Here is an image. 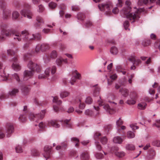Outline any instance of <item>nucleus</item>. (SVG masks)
<instances>
[{
	"instance_id": "obj_1",
	"label": "nucleus",
	"mask_w": 160,
	"mask_h": 160,
	"mask_svg": "<svg viewBox=\"0 0 160 160\" xmlns=\"http://www.w3.org/2000/svg\"><path fill=\"white\" fill-rule=\"evenodd\" d=\"M13 32L15 34V40L18 41H21L22 40L28 42H32L35 40L39 41L42 38L40 33H37L35 35L34 34L31 35L29 34L28 31L26 30L22 31L21 33L18 32L17 31H14Z\"/></svg>"
},
{
	"instance_id": "obj_2",
	"label": "nucleus",
	"mask_w": 160,
	"mask_h": 160,
	"mask_svg": "<svg viewBox=\"0 0 160 160\" xmlns=\"http://www.w3.org/2000/svg\"><path fill=\"white\" fill-rule=\"evenodd\" d=\"M131 4V2L129 0H127L125 2L126 6L120 11L121 14L125 15V16H122L123 17H126L130 20L132 21L131 22L133 23L134 22L137 21L139 18V14L138 12H135L134 13H130L131 8L130 6Z\"/></svg>"
},
{
	"instance_id": "obj_3",
	"label": "nucleus",
	"mask_w": 160,
	"mask_h": 160,
	"mask_svg": "<svg viewBox=\"0 0 160 160\" xmlns=\"http://www.w3.org/2000/svg\"><path fill=\"white\" fill-rule=\"evenodd\" d=\"M28 67L31 70H26L24 71L23 73V79L24 80H27L32 77L35 71L39 72L41 71L40 66L37 64L33 63L32 61L29 62Z\"/></svg>"
},
{
	"instance_id": "obj_4",
	"label": "nucleus",
	"mask_w": 160,
	"mask_h": 160,
	"mask_svg": "<svg viewBox=\"0 0 160 160\" xmlns=\"http://www.w3.org/2000/svg\"><path fill=\"white\" fill-rule=\"evenodd\" d=\"M8 25L6 23H2L0 25V28L1 29V34L2 36H0V42H2L4 41L5 39V38L4 36L7 37L9 36L12 34L14 35V39L15 37V34L13 32L14 31H16L15 30H10L7 29L8 28Z\"/></svg>"
},
{
	"instance_id": "obj_5",
	"label": "nucleus",
	"mask_w": 160,
	"mask_h": 160,
	"mask_svg": "<svg viewBox=\"0 0 160 160\" xmlns=\"http://www.w3.org/2000/svg\"><path fill=\"white\" fill-rule=\"evenodd\" d=\"M8 54L11 56L14 57L12 60V61L13 62L12 64V67L13 69L16 71H19L21 69V67L18 63L17 55L13 50L9 49L7 50Z\"/></svg>"
},
{
	"instance_id": "obj_6",
	"label": "nucleus",
	"mask_w": 160,
	"mask_h": 160,
	"mask_svg": "<svg viewBox=\"0 0 160 160\" xmlns=\"http://www.w3.org/2000/svg\"><path fill=\"white\" fill-rule=\"evenodd\" d=\"M98 7L101 11L105 12L107 14H109L111 12L113 4L111 1H108L106 3L99 4Z\"/></svg>"
},
{
	"instance_id": "obj_7",
	"label": "nucleus",
	"mask_w": 160,
	"mask_h": 160,
	"mask_svg": "<svg viewBox=\"0 0 160 160\" xmlns=\"http://www.w3.org/2000/svg\"><path fill=\"white\" fill-rule=\"evenodd\" d=\"M108 101L110 103V105H109L108 104H105L103 108L106 111H108L110 110H113L114 108V106L117 104L115 102H112L110 100L111 99L112 100H114L115 98V96L112 94L110 95L108 97Z\"/></svg>"
},
{
	"instance_id": "obj_8",
	"label": "nucleus",
	"mask_w": 160,
	"mask_h": 160,
	"mask_svg": "<svg viewBox=\"0 0 160 160\" xmlns=\"http://www.w3.org/2000/svg\"><path fill=\"white\" fill-rule=\"evenodd\" d=\"M57 68L55 66H53L52 68H47L45 71V75L43 74H40L38 76V78L39 79H42L48 77L50 75V73L51 72L52 74H54L56 71Z\"/></svg>"
},
{
	"instance_id": "obj_9",
	"label": "nucleus",
	"mask_w": 160,
	"mask_h": 160,
	"mask_svg": "<svg viewBox=\"0 0 160 160\" xmlns=\"http://www.w3.org/2000/svg\"><path fill=\"white\" fill-rule=\"evenodd\" d=\"M81 75L78 72L76 69H73L72 71V77L71 78V85H73L76 81L77 79H81Z\"/></svg>"
},
{
	"instance_id": "obj_10",
	"label": "nucleus",
	"mask_w": 160,
	"mask_h": 160,
	"mask_svg": "<svg viewBox=\"0 0 160 160\" xmlns=\"http://www.w3.org/2000/svg\"><path fill=\"white\" fill-rule=\"evenodd\" d=\"M45 112V111L43 110L40 114H34L30 113L29 114V117L30 119L37 122L38 120L41 119L43 118Z\"/></svg>"
},
{
	"instance_id": "obj_11",
	"label": "nucleus",
	"mask_w": 160,
	"mask_h": 160,
	"mask_svg": "<svg viewBox=\"0 0 160 160\" xmlns=\"http://www.w3.org/2000/svg\"><path fill=\"white\" fill-rule=\"evenodd\" d=\"M128 60L133 64L131 67V69L133 70H134L136 68L134 65H138L141 63V62L140 60L137 59L134 55L131 56L128 58Z\"/></svg>"
},
{
	"instance_id": "obj_12",
	"label": "nucleus",
	"mask_w": 160,
	"mask_h": 160,
	"mask_svg": "<svg viewBox=\"0 0 160 160\" xmlns=\"http://www.w3.org/2000/svg\"><path fill=\"white\" fill-rule=\"evenodd\" d=\"M14 131V128L12 123H8L6 125V137H9L13 133Z\"/></svg>"
},
{
	"instance_id": "obj_13",
	"label": "nucleus",
	"mask_w": 160,
	"mask_h": 160,
	"mask_svg": "<svg viewBox=\"0 0 160 160\" xmlns=\"http://www.w3.org/2000/svg\"><path fill=\"white\" fill-rule=\"evenodd\" d=\"M156 1V0H138V4L139 6H142L144 5L153 3ZM156 3L157 4L160 5V0H157Z\"/></svg>"
},
{
	"instance_id": "obj_14",
	"label": "nucleus",
	"mask_w": 160,
	"mask_h": 160,
	"mask_svg": "<svg viewBox=\"0 0 160 160\" xmlns=\"http://www.w3.org/2000/svg\"><path fill=\"white\" fill-rule=\"evenodd\" d=\"M57 54L55 51H53L50 55H46L44 57V59L46 63H48L50 60V58H55L57 57Z\"/></svg>"
},
{
	"instance_id": "obj_15",
	"label": "nucleus",
	"mask_w": 160,
	"mask_h": 160,
	"mask_svg": "<svg viewBox=\"0 0 160 160\" xmlns=\"http://www.w3.org/2000/svg\"><path fill=\"white\" fill-rule=\"evenodd\" d=\"M20 13L22 16L24 17H27L28 19H31L33 16L32 12L29 10H27L25 9L22 10Z\"/></svg>"
},
{
	"instance_id": "obj_16",
	"label": "nucleus",
	"mask_w": 160,
	"mask_h": 160,
	"mask_svg": "<svg viewBox=\"0 0 160 160\" xmlns=\"http://www.w3.org/2000/svg\"><path fill=\"white\" fill-rule=\"evenodd\" d=\"M37 22L34 24V26L37 28H40L44 23L43 18L40 16H37L36 17Z\"/></svg>"
},
{
	"instance_id": "obj_17",
	"label": "nucleus",
	"mask_w": 160,
	"mask_h": 160,
	"mask_svg": "<svg viewBox=\"0 0 160 160\" xmlns=\"http://www.w3.org/2000/svg\"><path fill=\"white\" fill-rule=\"evenodd\" d=\"M118 148L117 147H112L111 149V152L114 153L116 156L122 158L125 155V153L123 152H118Z\"/></svg>"
},
{
	"instance_id": "obj_18",
	"label": "nucleus",
	"mask_w": 160,
	"mask_h": 160,
	"mask_svg": "<svg viewBox=\"0 0 160 160\" xmlns=\"http://www.w3.org/2000/svg\"><path fill=\"white\" fill-rule=\"evenodd\" d=\"M52 150V147L48 145H46L44 148L45 153L44 157L45 158H48L50 156Z\"/></svg>"
},
{
	"instance_id": "obj_19",
	"label": "nucleus",
	"mask_w": 160,
	"mask_h": 160,
	"mask_svg": "<svg viewBox=\"0 0 160 160\" xmlns=\"http://www.w3.org/2000/svg\"><path fill=\"white\" fill-rule=\"evenodd\" d=\"M3 17L5 19H8L11 16V11L8 8L4 9L2 10Z\"/></svg>"
},
{
	"instance_id": "obj_20",
	"label": "nucleus",
	"mask_w": 160,
	"mask_h": 160,
	"mask_svg": "<svg viewBox=\"0 0 160 160\" xmlns=\"http://www.w3.org/2000/svg\"><path fill=\"white\" fill-rule=\"evenodd\" d=\"M89 158V155L87 151L83 152L80 155V158L82 160H88Z\"/></svg>"
},
{
	"instance_id": "obj_21",
	"label": "nucleus",
	"mask_w": 160,
	"mask_h": 160,
	"mask_svg": "<svg viewBox=\"0 0 160 160\" xmlns=\"http://www.w3.org/2000/svg\"><path fill=\"white\" fill-rule=\"evenodd\" d=\"M48 125L49 126H52L55 128H58L60 126V125L58 123V121L56 120L49 121L48 123Z\"/></svg>"
},
{
	"instance_id": "obj_22",
	"label": "nucleus",
	"mask_w": 160,
	"mask_h": 160,
	"mask_svg": "<svg viewBox=\"0 0 160 160\" xmlns=\"http://www.w3.org/2000/svg\"><path fill=\"white\" fill-rule=\"evenodd\" d=\"M67 59H64L61 58H58L56 61V63L57 65L59 66H61L62 63H67Z\"/></svg>"
},
{
	"instance_id": "obj_23",
	"label": "nucleus",
	"mask_w": 160,
	"mask_h": 160,
	"mask_svg": "<svg viewBox=\"0 0 160 160\" xmlns=\"http://www.w3.org/2000/svg\"><path fill=\"white\" fill-rule=\"evenodd\" d=\"M93 95L94 97H96L99 95L100 88L97 86V85H96L93 86Z\"/></svg>"
},
{
	"instance_id": "obj_24",
	"label": "nucleus",
	"mask_w": 160,
	"mask_h": 160,
	"mask_svg": "<svg viewBox=\"0 0 160 160\" xmlns=\"http://www.w3.org/2000/svg\"><path fill=\"white\" fill-rule=\"evenodd\" d=\"M119 92L121 93L122 96L124 97H126L128 95L129 91L128 89L122 88L120 89Z\"/></svg>"
},
{
	"instance_id": "obj_25",
	"label": "nucleus",
	"mask_w": 160,
	"mask_h": 160,
	"mask_svg": "<svg viewBox=\"0 0 160 160\" xmlns=\"http://www.w3.org/2000/svg\"><path fill=\"white\" fill-rule=\"evenodd\" d=\"M61 146H58L56 148V149L57 150H63L67 147V143L66 142H64L61 144Z\"/></svg>"
},
{
	"instance_id": "obj_26",
	"label": "nucleus",
	"mask_w": 160,
	"mask_h": 160,
	"mask_svg": "<svg viewBox=\"0 0 160 160\" xmlns=\"http://www.w3.org/2000/svg\"><path fill=\"white\" fill-rule=\"evenodd\" d=\"M113 141L115 143L121 144L122 142V139L120 136H116L113 138Z\"/></svg>"
},
{
	"instance_id": "obj_27",
	"label": "nucleus",
	"mask_w": 160,
	"mask_h": 160,
	"mask_svg": "<svg viewBox=\"0 0 160 160\" xmlns=\"http://www.w3.org/2000/svg\"><path fill=\"white\" fill-rule=\"evenodd\" d=\"M155 155L156 153L152 149L150 150L148 152V157L149 159H152Z\"/></svg>"
},
{
	"instance_id": "obj_28",
	"label": "nucleus",
	"mask_w": 160,
	"mask_h": 160,
	"mask_svg": "<svg viewBox=\"0 0 160 160\" xmlns=\"http://www.w3.org/2000/svg\"><path fill=\"white\" fill-rule=\"evenodd\" d=\"M7 3L5 0H0V8L2 10L6 8Z\"/></svg>"
},
{
	"instance_id": "obj_29",
	"label": "nucleus",
	"mask_w": 160,
	"mask_h": 160,
	"mask_svg": "<svg viewBox=\"0 0 160 160\" xmlns=\"http://www.w3.org/2000/svg\"><path fill=\"white\" fill-rule=\"evenodd\" d=\"M19 16V13L17 11H14L12 13V19L14 20H17Z\"/></svg>"
},
{
	"instance_id": "obj_30",
	"label": "nucleus",
	"mask_w": 160,
	"mask_h": 160,
	"mask_svg": "<svg viewBox=\"0 0 160 160\" xmlns=\"http://www.w3.org/2000/svg\"><path fill=\"white\" fill-rule=\"evenodd\" d=\"M116 125L117 126V130L118 132H119V131H120V129L118 128L121 126L123 124V121L120 118H119L118 120L116 121Z\"/></svg>"
},
{
	"instance_id": "obj_31",
	"label": "nucleus",
	"mask_w": 160,
	"mask_h": 160,
	"mask_svg": "<svg viewBox=\"0 0 160 160\" xmlns=\"http://www.w3.org/2000/svg\"><path fill=\"white\" fill-rule=\"evenodd\" d=\"M111 53L113 55H116L118 52V48L115 46L112 47L110 50Z\"/></svg>"
},
{
	"instance_id": "obj_32",
	"label": "nucleus",
	"mask_w": 160,
	"mask_h": 160,
	"mask_svg": "<svg viewBox=\"0 0 160 160\" xmlns=\"http://www.w3.org/2000/svg\"><path fill=\"white\" fill-rule=\"evenodd\" d=\"M85 18L84 14L82 12H79L77 14V18L80 21H83Z\"/></svg>"
},
{
	"instance_id": "obj_33",
	"label": "nucleus",
	"mask_w": 160,
	"mask_h": 160,
	"mask_svg": "<svg viewBox=\"0 0 160 160\" xmlns=\"http://www.w3.org/2000/svg\"><path fill=\"white\" fill-rule=\"evenodd\" d=\"M127 137L129 138H133L135 137V134L134 132L129 131L127 133Z\"/></svg>"
},
{
	"instance_id": "obj_34",
	"label": "nucleus",
	"mask_w": 160,
	"mask_h": 160,
	"mask_svg": "<svg viewBox=\"0 0 160 160\" xmlns=\"http://www.w3.org/2000/svg\"><path fill=\"white\" fill-rule=\"evenodd\" d=\"M41 51H44L47 49L49 48V45L46 43H43L41 44Z\"/></svg>"
},
{
	"instance_id": "obj_35",
	"label": "nucleus",
	"mask_w": 160,
	"mask_h": 160,
	"mask_svg": "<svg viewBox=\"0 0 160 160\" xmlns=\"http://www.w3.org/2000/svg\"><path fill=\"white\" fill-rule=\"evenodd\" d=\"M147 104L145 102H142L138 105V108L140 109H144L146 108Z\"/></svg>"
},
{
	"instance_id": "obj_36",
	"label": "nucleus",
	"mask_w": 160,
	"mask_h": 160,
	"mask_svg": "<svg viewBox=\"0 0 160 160\" xmlns=\"http://www.w3.org/2000/svg\"><path fill=\"white\" fill-rule=\"evenodd\" d=\"M76 102L80 103L79 108L80 109H82L84 108L85 107V104L84 103H81V100L80 99H77L76 100Z\"/></svg>"
},
{
	"instance_id": "obj_37",
	"label": "nucleus",
	"mask_w": 160,
	"mask_h": 160,
	"mask_svg": "<svg viewBox=\"0 0 160 160\" xmlns=\"http://www.w3.org/2000/svg\"><path fill=\"white\" fill-rule=\"evenodd\" d=\"M151 44V41L149 39L144 40L142 42V45L146 47L149 45Z\"/></svg>"
},
{
	"instance_id": "obj_38",
	"label": "nucleus",
	"mask_w": 160,
	"mask_h": 160,
	"mask_svg": "<svg viewBox=\"0 0 160 160\" xmlns=\"http://www.w3.org/2000/svg\"><path fill=\"white\" fill-rule=\"evenodd\" d=\"M130 98L136 100L137 98V95L136 93L134 91L131 92L130 94Z\"/></svg>"
},
{
	"instance_id": "obj_39",
	"label": "nucleus",
	"mask_w": 160,
	"mask_h": 160,
	"mask_svg": "<svg viewBox=\"0 0 160 160\" xmlns=\"http://www.w3.org/2000/svg\"><path fill=\"white\" fill-rule=\"evenodd\" d=\"M71 140L73 142V144H75V146L77 147L78 146V143L79 142V139L73 137L71 139Z\"/></svg>"
},
{
	"instance_id": "obj_40",
	"label": "nucleus",
	"mask_w": 160,
	"mask_h": 160,
	"mask_svg": "<svg viewBox=\"0 0 160 160\" xmlns=\"http://www.w3.org/2000/svg\"><path fill=\"white\" fill-rule=\"evenodd\" d=\"M18 92V90L17 89L14 88L11 91L9 92V95L11 96L15 95Z\"/></svg>"
},
{
	"instance_id": "obj_41",
	"label": "nucleus",
	"mask_w": 160,
	"mask_h": 160,
	"mask_svg": "<svg viewBox=\"0 0 160 160\" xmlns=\"http://www.w3.org/2000/svg\"><path fill=\"white\" fill-rule=\"evenodd\" d=\"M126 149L129 150H132L135 149V146L132 144H128L126 146Z\"/></svg>"
},
{
	"instance_id": "obj_42",
	"label": "nucleus",
	"mask_w": 160,
	"mask_h": 160,
	"mask_svg": "<svg viewBox=\"0 0 160 160\" xmlns=\"http://www.w3.org/2000/svg\"><path fill=\"white\" fill-rule=\"evenodd\" d=\"M29 88L27 86H23L21 88L22 91L25 93H28L29 91Z\"/></svg>"
},
{
	"instance_id": "obj_43",
	"label": "nucleus",
	"mask_w": 160,
	"mask_h": 160,
	"mask_svg": "<svg viewBox=\"0 0 160 160\" xmlns=\"http://www.w3.org/2000/svg\"><path fill=\"white\" fill-rule=\"evenodd\" d=\"M104 128L106 132H108L112 129V126L111 124L106 125L104 126Z\"/></svg>"
},
{
	"instance_id": "obj_44",
	"label": "nucleus",
	"mask_w": 160,
	"mask_h": 160,
	"mask_svg": "<svg viewBox=\"0 0 160 160\" xmlns=\"http://www.w3.org/2000/svg\"><path fill=\"white\" fill-rule=\"evenodd\" d=\"M62 124L64 126L69 128L70 127L69 125V120H65L62 122Z\"/></svg>"
},
{
	"instance_id": "obj_45",
	"label": "nucleus",
	"mask_w": 160,
	"mask_h": 160,
	"mask_svg": "<svg viewBox=\"0 0 160 160\" xmlns=\"http://www.w3.org/2000/svg\"><path fill=\"white\" fill-rule=\"evenodd\" d=\"M58 98L56 96L53 98V102L57 103L58 105H60L62 103V101L60 100H58Z\"/></svg>"
},
{
	"instance_id": "obj_46",
	"label": "nucleus",
	"mask_w": 160,
	"mask_h": 160,
	"mask_svg": "<svg viewBox=\"0 0 160 160\" xmlns=\"http://www.w3.org/2000/svg\"><path fill=\"white\" fill-rule=\"evenodd\" d=\"M136 102L135 100L131 98L127 101V103L129 105H133L136 103Z\"/></svg>"
},
{
	"instance_id": "obj_47",
	"label": "nucleus",
	"mask_w": 160,
	"mask_h": 160,
	"mask_svg": "<svg viewBox=\"0 0 160 160\" xmlns=\"http://www.w3.org/2000/svg\"><path fill=\"white\" fill-rule=\"evenodd\" d=\"M38 8V11L39 13L42 12L45 9L44 7L42 4L39 5Z\"/></svg>"
},
{
	"instance_id": "obj_48",
	"label": "nucleus",
	"mask_w": 160,
	"mask_h": 160,
	"mask_svg": "<svg viewBox=\"0 0 160 160\" xmlns=\"http://www.w3.org/2000/svg\"><path fill=\"white\" fill-rule=\"evenodd\" d=\"M92 102V100L90 97H87L85 100V102L88 104H91Z\"/></svg>"
},
{
	"instance_id": "obj_49",
	"label": "nucleus",
	"mask_w": 160,
	"mask_h": 160,
	"mask_svg": "<svg viewBox=\"0 0 160 160\" xmlns=\"http://www.w3.org/2000/svg\"><path fill=\"white\" fill-rule=\"evenodd\" d=\"M152 144L153 146L159 147H160V141L155 140L152 142Z\"/></svg>"
},
{
	"instance_id": "obj_50",
	"label": "nucleus",
	"mask_w": 160,
	"mask_h": 160,
	"mask_svg": "<svg viewBox=\"0 0 160 160\" xmlns=\"http://www.w3.org/2000/svg\"><path fill=\"white\" fill-rule=\"evenodd\" d=\"M96 158L98 159H101L103 158V155L100 153H97L95 154Z\"/></svg>"
},
{
	"instance_id": "obj_51",
	"label": "nucleus",
	"mask_w": 160,
	"mask_h": 160,
	"mask_svg": "<svg viewBox=\"0 0 160 160\" xmlns=\"http://www.w3.org/2000/svg\"><path fill=\"white\" fill-rule=\"evenodd\" d=\"M19 119L20 122H24L26 120V118L25 115H21L19 117Z\"/></svg>"
},
{
	"instance_id": "obj_52",
	"label": "nucleus",
	"mask_w": 160,
	"mask_h": 160,
	"mask_svg": "<svg viewBox=\"0 0 160 160\" xmlns=\"http://www.w3.org/2000/svg\"><path fill=\"white\" fill-rule=\"evenodd\" d=\"M23 40L24 42H27L25 43L23 46V48L24 49H27L29 47V45L32 42H28V41H25Z\"/></svg>"
},
{
	"instance_id": "obj_53",
	"label": "nucleus",
	"mask_w": 160,
	"mask_h": 160,
	"mask_svg": "<svg viewBox=\"0 0 160 160\" xmlns=\"http://www.w3.org/2000/svg\"><path fill=\"white\" fill-rule=\"evenodd\" d=\"M92 22L89 20H87L84 24V25L86 28H88L92 25Z\"/></svg>"
},
{
	"instance_id": "obj_54",
	"label": "nucleus",
	"mask_w": 160,
	"mask_h": 160,
	"mask_svg": "<svg viewBox=\"0 0 160 160\" xmlns=\"http://www.w3.org/2000/svg\"><path fill=\"white\" fill-rule=\"evenodd\" d=\"M16 152L18 153H21L22 152V149L21 146L18 145L15 148Z\"/></svg>"
},
{
	"instance_id": "obj_55",
	"label": "nucleus",
	"mask_w": 160,
	"mask_h": 160,
	"mask_svg": "<svg viewBox=\"0 0 160 160\" xmlns=\"http://www.w3.org/2000/svg\"><path fill=\"white\" fill-rule=\"evenodd\" d=\"M32 154L33 156H37L39 155V153L37 150L34 149L32 151Z\"/></svg>"
},
{
	"instance_id": "obj_56",
	"label": "nucleus",
	"mask_w": 160,
	"mask_h": 160,
	"mask_svg": "<svg viewBox=\"0 0 160 160\" xmlns=\"http://www.w3.org/2000/svg\"><path fill=\"white\" fill-rule=\"evenodd\" d=\"M69 93L66 91H63L61 92L60 96L62 98L66 97L68 95Z\"/></svg>"
},
{
	"instance_id": "obj_57",
	"label": "nucleus",
	"mask_w": 160,
	"mask_h": 160,
	"mask_svg": "<svg viewBox=\"0 0 160 160\" xmlns=\"http://www.w3.org/2000/svg\"><path fill=\"white\" fill-rule=\"evenodd\" d=\"M93 113V112L89 109H87L85 112V114L87 115L92 116V115Z\"/></svg>"
},
{
	"instance_id": "obj_58",
	"label": "nucleus",
	"mask_w": 160,
	"mask_h": 160,
	"mask_svg": "<svg viewBox=\"0 0 160 160\" xmlns=\"http://www.w3.org/2000/svg\"><path fill=\"white\" fill-rule=\"evenodd\" d=\"M13 77L15 78L18 82H20V79L19 75L17 73H14L12 75Z\"/></svg>"
},
{
	"instance_id": "obj_59",
	"label": "nucleus",
	"mask_w": 160,
	"mask_h": 160,
	"mask_svg": "<svg viewBox=\"0 0 160 160\" xmlns=\"http://www.w3.org/2000/svg\"><path fill=\"white\" fill-rule=\"evenodd\" d=\"M107 139L105 137H102L101 139V142L103 144H106L107 142Z\"/></svg>"
},
{
	"instance_id": "obj_60",
	"label": "nucleus",
	"mask_w": 160,
	"mask_h": 160,
	"mask_svg": "<svg viewBox=\"0 0 160 160\" xmlns=\"http://www.w3.org/2000/svg\"><path fill=\"white\" fill-rule=\"evenodd\" d=\"M129 25V24L128 21H126L124 22L123 26L125 30H127L128 29Z\"/></svg>"
},
{
	"instance_id": "obj_61",
	"label": "nucleus",
	"mask_w": 160,
	"mask_h": 160,
	"mask_svg": "<svg viewBox=\"0 0 160 160\" xmlns=\"http://www.w3.org/2000/svg\"><path fill=\"white\" fill-rule=\"evenodd\" d=\"M101 135V133L99 132L95 133L93 137L95 140L99 138V137Z\"/></svg>"
},
{
	"instance_id": "obj_62",
	"label": "nucleus",
	"mask_w": 160,
	"mask_h": 160,
	"mask_svg": "<svg viewBox=\"0 0 160 160\" xmlns=\"http://www.w3.org/2000/svg\"><path fill=\"white\" fill-rule=\"evenodd\" d=\"M95 143L97 148L98 150H100L102 148L101 145L100 144L99 142L96 141L95 142Z\"/></svg>"
},
{
	"instance_id": "obj_63",
	"label": "nucleus",
	"mask_w": 160,
	"mask_h": 160,
	"mask_svg": "<svg viewBox=\"0 0 160 160\" xmlns=\"http://www.w3.org/2000/svg\"><path fill=\"white\" fill-rule=\"evenodd\" d=\"M49 7L52 9L55 8L57 6V4L54 2H51L49 4Z\"/></svg>"
},
{
	"instance_id": "obj_64",
	"label": "nucleus",
	"mask_w": 160,
	"mask_h": 160,
	"mask_svg": "<svg viewBox=\"0 0 160 160\" xmlns=\"http://www.w3.org/2000/svg\"><path fill=\"white\" fill-rule=\"evenodd\" d=\"M152 87L153 88L158 87V90L159 92H160V85L158 86V84L156 82H154V84L152 85Z\"/></svg>"
}]
</instances>
